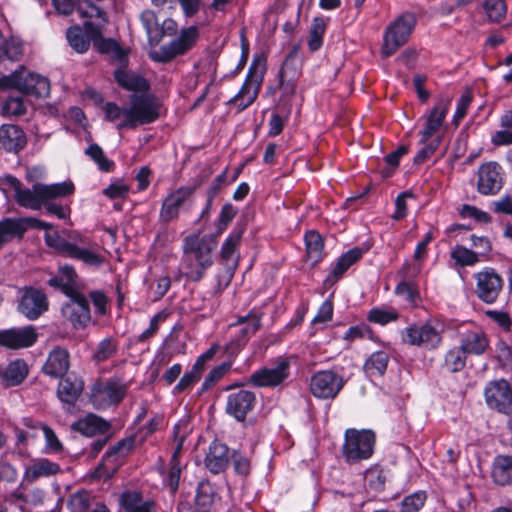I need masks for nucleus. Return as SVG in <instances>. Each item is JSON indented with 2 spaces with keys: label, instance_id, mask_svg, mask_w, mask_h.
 <instances>
[{
  "label": "nucleus",
  "instance_id": "f257e3e1",
  "mask_svg": "<svg viewBox=\"0 0 512 512\" xmlns=\"http://www.w3.org/2000/svg\"><path fill=\"white\" fill-rule=\"evenodd\" d=\"M0 180L2 184L14 190V199L20 207L40 210L44 206L47 213L59 219H66L69 216V207L58 204L54 200L72 194L74 192L72 183L62 182L51 185L36 183L31 188H25L13 175H5Z\"/></svg>",
  "mask_w": 512,
  "mask_h": 512
},
{
  "label": "nucleus",
  "instance_id": "f03ea898",
  "mask_svg": "<svg viewBox=\"0 0 512 512\" xmlns=\"http://www.w3.org/2000/svg\"><path fill=\"white\" fill-rule=\"evenodd\" d=\"M218 245V238L213 235H189L184 240L182 265L185 276L193 282L200 281L213 264L212 252Z\"/></svg>",
  "mask_w": 512,
  "mask_h": 512
},
{
  "label": "nucleus",
  "instance_id": "7ed1b4c3",
  "mask_svg": "<svg viewBox=\"0 0 512 512\" xmlns=\"http://www.w3.org/2000/svg\"><path fill=\"white\" fill-rule=\"evenodd\" d=\"M45 243L56 253L87 266L98 268L104 263V256L98 252L97 245L79 234H72L66 239L57 232L46 233Z\"/></svg>",
  "mask_w": 512,
  "mask_h": 512
},
{
  "label": "nucleus",
  "instance_id": "20e7f679",
  "mask_svg": "<svg viewBox=\"0 0 512 512\" xmlns=\"http://www.w3.org/2000/svg\"><path fill=\"white\" fill-rule=\"evenodd\" d=\"M265 72L266 57L264 55H255L242 87L239 92L228 101V104L236 105L238 112H242L248 108L257 99Z\"/></svg>",
  "mask_w": 512,
  "mask_h": 512
},
{
  "label": "nucleus",
  "instance_id": "39448f33",
  "mask_svg": "<svg viewBox=\"0 0 512 512\" xmlns=\"http://www.w3.org/2000/svg\"><path fill=\"white\" fill-rule=\"evenodd\" d=\"M444 325L437 319H428L421 325L413 324L402 331V341L427 350L437 349L443 341Z\"/></svg>",
  "mask_w": 512,
  "mask_h": 512
},
{
  "label": "nucleus",
  "instance_id": "423d86ee",
  "mask_svg": "<svg viewBox=\"0 0 512 512\" xmlns=\"http://www.w3.org/2000/svg\"><path fill=\"white\" fill-rule=\"evenodd\" d=\"M159 105L154 96L148 94L133 95L131 106L126 108V119L118 122V130L124 128L134 129L139 125L150 124L159 117Z\"/></svg>",
  "mask_w": 512,
  "mask_h": 512
},
{
  "label": "nucleus",
  "instance_id": "0eeeda50",
  "mask_svg": "<svg viewBox=\"0 0 512 512\" xmlns=\"http://www.w3.org/2000/svg\"><path fill=\"white\" fill-rule=\"evenodd\" d=\"M417 23L415 14L406 12L397 17L385 30L382 53L389 57L405 45Z\"/></svg>",
  "mask_w": 512,
  "mask_h": 512
},
{
  "label": "nucleus",
  "instance_id": "6e6552de",
  "mask_svg": "<svg viewBox=\"0 0 512 512\" xmlns=\"http://www.w3.org/2000/svg\"><path fill=\"white\" fill-rule=\"evenodd\" d=\"M375 444V434L371 430L348 429L342 448L343 456L348 463H356L371 457Z\"/></svg>",
  "mask_w": 512,
  "mask_h": 512
},
{
  "label": "nucleus",
  "instance_id": "1a4fd4ad",
  "mask_svg": "<svg viewBox=\"0 0 512 512\" xmlns=\"http://www.w3.org/2000/svg\"><path fill=\"white\" fill-rule=\"evenodd\" d=\"M127 393V385L118 378L98 381L91 388L90 401L97 409L119 404Z\"/></svg>",
  "mask_w": 512,
  "mask_h": 512
},
{
  "label": "nucleus",
  "instance_id": "9d476101",
  "mask_svg": "<svg viewBox=\"0 0 512 512\" xmlns=\"http://www.w3.org/2000/svg\"><path fill=\"white\" fill-rule=\"evenodd\" d=\"M483 394L489 409L506 416L512 415V387L507 380L489 381L484 387Z\"/></svg>",
  "mask_w": 512,
  "mask_h": 512
},
{
  "label": "nucleus",
  "instance_id": "9b49d317",
  "mask_svg": "<svg viewBox=\"0 0 512 512\" xmlns=\"http://www.w3.org/2000/svg\"><path fill=\"white\" fill-rule=\"evenodd\" d=\"M19 294L17 310L27 319L36 320L48 310L49 301L42 290L25 286L19 289Z\"/></svg>",
  "mask_w": 512,
  "mask_h": 512
},
{
  "label": "nucleus",
  "instance_id": "f8f14e48",
  "mask_svg": "<svg viewBox=\"0 0 512 512\" xmlns=\"http://www.w3.org/2000/svg\"><path fill=\"white\" fill-rule=\"evenodd\" d=\"M345 380L343 376L332 370L316 372L310 380V391L319 399H334L343 389Z\"/></svg>",
  "mask_w": 512,
  "mask_h": 512
},
{
  "label": "nucleus",
  "instance_id": "ddd939ff",
  "mask_svg": "<svg viewBox=\"0 0 512 512\" xmlns=\"http://www.w3.org/2000/svg\"><path fill=\"white\" fill-rule=\"evenodd\" d=\"M61 315L73 329L85 328L91 320L90 304L86 296L79 293L68 297L62 305Z\"/></svg>",
  "mask_w": 512,
  "mask_h": 512
},
{
  "label": "nucleus",
  "instance_id": "4468645a",
  "mask_svg": "<svg viewBox=\"0 0 512 512\" xmlns=\"http://www.w3.org/2000/svg\"><path fill=\"white\" fill-rule=\"evenodd\" d=\"M476 280L475 294L486 304H493L503 289V279L490 267L484 268L474 275Z\"/></svg>",
  "mask_w": 512,
  "mask_h": 512
},
{
  "label": "nucleus",
  "instance_id": "2eb2a0df",
  "mask_svg": "<svg viewBox=\"0 0 512 512\" xmlns=\"http://www.w3.org/2000/svg\"><path fill=\"white\" fill-rule=\"evenodd\" d=\"M477 190L482 195H495L503 186V169L494 161L483 163L477 172Z\"/></svg>",
  "mask_w": 512,
  "mask_h": 512
},
{
  "label": "nucleus",
  "instance_id": "dca6fc26",
  "mask_svg": "<svg viewBox=\"0 0 512 512\" xmlns=\"http://www.w3.org/2000/svg\"><path fill=\"white\" fill-rule=\"evenodd\" d=\"M419 272L420 265H412L409 262H405L396 274L400 278V282L395 287L394 293L413 307L419 304L421 298L417 288L408 280L415 278Z\"/></svg>",
  "mask_w": 512,
  "mask_h": 512
},
{
  "label": "nucleus",
  "instance_id": "f3484780",
  "mask_svg": "<svg viewBox=\"0 0 512 512\" xmlns=\"http://www.w3.org/2000/svg\"><path fill=\"white\" fill-rule=\"evenodd\" d=\"M195 188L183 186L171 192L162 202L159 213L161 224H168L179 217V210L194 194Z\"/></svg>",
  "mask_w": 512,
  "mask_h": 512
},
{
  "label": "nucleus",
  "instance_id": "a211bd4d",
  "mask_svg": "<svg viewBox=\"0 0 512 512\" xmlns=\"http://www.w3.org/2000/svg\"><path fill=\"white\" fill-rule=\"evenodd\" d=\"M289 370V362L282 360L273 368H262L252 373L249 383L256 387H276L289 377Z\"/></svg>",
  "mask_w": 512,
  "mask_h": 512
},
{
  "label": "nucleus",
  "instance_id": "6ab92c4d",
  "mask_svg": "<svg viewBox=\"0 0 512 512\" xmlns=\"http://www.w3.org/2000/svg\"><path fill=\"white\" fill-rule=\"evenodd\" d=\"M199 31L197 26H189L181 30L179 36L168 45L161 47L163 60L169 61L178 55H183L189 51L197 42Z\"/></svg>",
  "mask_w": 512,
  "mask_h": 512
},
{
  "label": "nucleus",
  "instance_id": "aec40b11",
  "mask_svg": "<svg viewBox=\"0 0 512 512\" xmlns=\"http://www.w3.org/2000/svg\"><path fill=\"white\" fill-rule=\"evenodd\" d=\"M38 334L33 326L11 328L0 331V346L10 349L27 348L37 341Z\"/></svg>",
  "mask_w": 512,
  "mask_h": 512
},
{
  "label": "nucleus",
  "instance_id": "412c9836",
  "mask_svg": "<svg viewBox=\"0 0 512 512\" xmlns=\"http://www.w3.org/2000/svg\"><path fill=\"white\" fill-rule=\"evenodd\" d=\"M47 283L50 287L61 291L67 297L81 293L79 276L75 268L68 264L59 266L57 273Z\"/></svg>",
  "mask_w": 512,
  "mask_h": 512
},
{
  "label": "nucleus",
  "instance_id": "4be33fe9",
  "mask_svg": "<svg viewBox=\"0 0 512 512\" xmlns=\"http://www.w3.org/2000/svg\"><path fill=\"white\" fill-rule=\"evenodd\" d=\"M256 404L254 392L240 389L232 392L227 398L226 412L237 421L242 422Z\"/></svg>",
  "mask_w": 512,
  "mask_h": 512
},
{
  "label": "nucleus",
  "instance_id": "5701e85b",
  "mask_svg": "<svg viewBox=\"0 0 512 512\" xmlns=\"http://www.w3.org/2000/svg\"><path fill=\"white\" fill-rule=\"evenodd\" d=\"M450 100L448 98H440L428 116L426 117L423 130L420 132V143L428 142L442 127L444 119L448 113Z\"/></svg>",
  "mask_w": 512,
  "mask_h": 512
},
{
  "label": "nucleus",
  "instance_id": "b1692460",
  "mask_svg": "<svg viewBox=\"0 0 512 512\" xmlns=\"http://www.w3.org/2000/svg\"><path fill=\"white\" fill-rule=\"evenodd\" d=\"M70 368V353L62 346L54 347L42 366V372L51 378H62Z\"/></svg>",
  "mask_w": 512,
  "mask_h": 512
},
{
  "label": "nucleus",
  "instance_id": "393cba45",
  "mask_svg": "<svg viewBox=\"0 0 512 512\" xmlns=\"http://www.w3.org/2000/svg\"><path fill=\"white\" fill-rule=\"evenodd\" d=\"M60 472L61 467L58 463L43 457L34 458L25 467L23 480L34 483L40 478L55 476Z\"/></svg>",
  "mask_w": 512,
  "mask_h": 512
},
{
  "label": "nucleus",
  "instance_id": "a878e982",
  "mask_svg": "<svg viewBox=\"0 0 512 512\" xmlns=\"http://www.w3.org/2000/svg\"><path fill=\"white\" fill-rule=\"evenodd\" d=\"M27 144L26 134L23 129L14 124L0 126V145L7 152L18 153Z\"/></svg>",
  "mask_w": 512,
  "mask_h": 512
},
{
  "label": "nucleus",
  "instance_id": "bb28decb",
  "mask_svg": "<svg viewBox=\"0 0 512 512\" xmlns=\"http://www.w3.org/2000/svg\"><path fill=\"white\" fill-rule=\"evenodd\" d=\"M59 379L57 397L62 403L74 406L84 390V381L73 375Z\"/></svg>",
  "mask_w": 512,
  "mask_h": 512
},
{
  "label": "nucleus",
  "instance_id": "cd10ccee",
  "mask_svg": "<svg viewBox=\"0 0 512 512\" xmlns=\"http://www.w3.org/2000/svg\"><path fill=\"white\" fill-rule=\"evenodd\" d=\"M231 458L226 444L214 440L209 446V452L205 457V466L213 474L224 471Z\"/></svg>",
  "mask_w": 512,
  "mask_h": 512
},
{
  "label": "nucleus",
  "instance_id": "c85d7f7f",
  "mask_svg": "<svg viewBox=\"0 0 512 512\" xmlns=\"http://www.w3.org/2000/svg\"><path fill=\"white\" fill-rule=\"evenodd\" d=\"M262 313L255 309H252L247 315L239 316L237 322L230 326L244 325L239 330V335L236 337L231 344H235L237 347H243L248 339L253 336L261 328Z\"/></svg>",
  "mask_w": 512,
  "mask_h": 512
},
{
  "label": "nucleus",
  "instance_id": "c756f323",
  "mask_svg": "<svg viewBox=\"0 0 512 512\" xmlns=\"http://www.w3.org/2000/svg\"><path fill=\"white\" fill-rule=\"evenodd\" d=\"M71 429L83 436L94 437L105 435L111 429V424L95 414H88L86 417L75 421L71 425Z\"/></svg>",
  "mask_w": 512,
  "mask_h": 512
},
{
  "label": "nucleus",
  "instance_id": "7c9ffc66",
  "mask_svg": "<svg viewBox=\"0 0 512 512\" xmlns=\"http://www.w3.org/2000/svg\"><path fill=\"white\" fill-rule=\"evenodd\" d=\"M17 86L19 92L37 98H44L50 94L49 80L37 73H28L18 81Z\"/></svg>",
  "mask_w": 512,
  "mask_h": 512
},
{
  "label": "nucleus",
  "instance_id": "2f4dec72",
  "mask_svg": "<svg viewBox=\"0 0 512 512\" xmlns=\"http://www.w3.org/2000/svg\"><path fill=\"white\" fill-rule=\"evenodd\" d=\"M364 254V250L359 247H354L347 252L343 253L333 266L330 274L326 277L324 283L333 285L338 282L344 273L356 262H358Z\"/></svg>",
  "mask_w": 512,
  "mask_h": 512
},
{
  "label": "nucleus",
  "instance_id": "473e14b6",
  "mask_svg": "<svg viewBox=\"0 0 512 512\" xmlns=\"http://www.w3.org/2000/svg\"><path fill=\"white\" fill-rule=\"evenodd\" d=\"M460 347L466 354L483 355L489 348V339L480 329L467 330L460 335Z\"/></svg>",
  "mask_w": 512,
  "mask_h": 512
},
{
  "label": "nucleus",
  "instance_id": "72a5a7b5",
  "mask_svg": "<svg viewBox=\"0 0 512 512\" xmlns=\"http://www.w3.org/2000/svg\"><path fill=\"white\" fill-rule=\"evenodd\" d=\"M25 235L21 217H5L0 220V250L13 241L20 242Z\"/></svg>",
  "mask_w": 512,
  "mask_h": 512
},
{
  "label": "nucleus",
  "instance_id": "f704fd0d",
  "mask_svg": "<svg viewBox=\"0 0 512 512\" xmlns=\"http://www.w3.org/2000/svg\"><path fill=\"white\" fill-rule=\"evenodd\" d=\"M243 233L244 227L237 225L223 242L220 250V257L225 266H229L231 263L238 264L239 256L237 254V250L241 243Z\"/></svg>",
  "mask_w": 512,
  "mask_h": 512
},
{
  "label": "nucleus",
  "instance_id": "c9c22d12",
  "mask_svg": "<svg viewBox=\"0 0 512 512\" xmlns=\"http://www.w3.org/2000/svg\"><path fill=\"white\" fill-rule=\"evenodd\" d=\"M114 78L118 85L127 91L144 93L150 89V84L146 78L135 73L127 72L124 68L115 70Z\"/></svg>",
  "mask_w": 512,
  "mask_h": 512
},
{
  "label": "nucleus",
  "instance_id": "e433bc0d",
  "mask_svg": "<svg viewBox=\"0 0 512 512\" xmlns=\"http://www.w3.org/2000/svg\"><path fill=\"white\" fill-rule=\"evenodd\" d=\"M28 366L22 359L10 362L1 372L0 377L5 387H12L21 384L28 375Z\"/></svg>",
  "mask_w": 512,
  "mask_h": 512
},
{
  "label": "nucleus",
  "instance_id": "4c0bfd02",
  "mask_svg": "<svg viewBox=\"0 0 512 512\" xmlns=\"http://www.w3.org/2000/svg\"><path fill=\"white\" fill-rule=\"evenodd\" d=\"M491 477L497 485L512 483V456L498 455L492 464Z\"/></svg>",
  "mask_w": 512,
  "mask_h": 512
},
{
  "label": "nucleus",
  "instance_id": "58836bf2",
  "mask_svg": "<svg viewBox=\"0 0 512 512\" xmlns=\"http://www.w3.org/2000/svg\"><path fill=\"white\" fill-rule=\"evenodd\" d=\"M389 361L390 357L386 351H376L366 359L363 370L369 378L382 377L387 370Z\"/></svg>",
  "mask_w": 512,
  "mask_h": 512
},
{
  "label": "nucleus",
  "instance_id": "ea45409f",
  "mask_svg": "<svg viewBox=\"0 0 512 512\" xmlns=\"http://www.w3.org/2000/svg\"><path fill=\"white\" fill-rule=\"evenodd\" d=\"M215 497L214 487L209 481L203 480L199 482L195 495V509L198 512H209Z\"/></svg>",
  "mask_w": 512,
  "mask_h": 512
},
{
  "label": "nucleus",
  "instance_id": "a19ab883",
  "mask_svg": "<svg viewBox=\"0 0 512 512\" xmlns=\"http://www.w3.org/2000/svg\"><path fill=\"white\" fill-rule=\"evenodd\" d=\"M84 28H86L84 26ZM66 39L69 45L77 53H85L90 47L92 37H90L87 29L83 30L79 25L71 26L66 31Z\"/></svg>",
  "mask_w": 512,
  "mask_h": 512
},
{
  "label": "nucleus",
  "instance_id": "79ce46f5",
  "mask_svg": "<svg viewBox=\"0 0 512 512\" xmlns=\"http://www.w3.org/2000/svg\"><path fill=\"white\" fill-rule=\"evenodd\" d=\"M306 245L307 258L313 265H316L323 259L324 240L322 236L314 230L308 231L304 237Z\"/></svg>",
  "mask_w": 512,
  "mask_h": 512
},
{
  "label": "nucleus",
  "instance_id": "37998d69",
  "mask_svg": "<svg viewBox=\"0 0 512 512\" xmlns=\"http://www.w3.org/2000/svg\"><path fill=\"white\" fill-rule=\"evenodd\" d=\"M84 26L87 29L94 47L101 54H111L116 48L118 42L111 38H103L100 29L91 22H85Z\"/></svg>",
  "mask_w": 512,
  "mask_h": 512
},
{
  "label": "nucleus",
  "instance_id": "c03bdc74",
  "mask_svg": "<svg viewBox=\"0 0 512 512\" xmlns=\"http://www.w3.org/2000/svg\"><path fill=\"white\" fill-rule=\"evenodd\" d=\"M500 126L503 130L496 131L491 142L495 146H506L512 144V110L505 111L500 118Z\"/></svg>",
  "mask_w": 512,
  "mask_h": 512
},
{
  "label": "nucleus",
  "instance_id": "a18cd8bd",
  "mask_svg": "<svg viewBox=\"0 0 512 512\" xmlns=\"http://www.w3.org/2000/svg\"><path fill=\"white\" fill-rule=\"evenodd\" d=\"M95 497L88 490H79L69 496L67 506L71 512H88L95 505Z\"/></svg>",
  "mask_w": 512,
  "mask_h": 512
},
{
  "label": "nucleus",
  "instance_id": "49530a36",
  "mask_svg": "<svg viewBox=\"0 0 512 512\" xmlns=\"http://www.w3.org/2000/svg\"><path fill=\"white\" fill-rule=\"evenodd\" d=\"M327 27L323 17H315L309 29L308 48L311 52L318 51L323 44V36Z\"/></svg>",
  "mask_w": 512,
  "mask_h": 512
},
{
  "label": "nucleus",
  "instance_id": "de8ad7c7",
  "mask_svg": "<svg viewBox=\"0 0 512 512\" xmlns=\"http://www.w3.org/2000/svg\"><path fill=\"white\" fill-rule=\"evenodd\" d=\"M136 436H129L121 439L115 445L109 447V449L103 455L104 461H116L120 458L127 456L133 449L135 444Z\"/></svg>",
  "mask_w": 512,
  "mask_h": 512
},
{
  "label": "nucleus",
  "instance_id": "09e8293b",
  "mask_svg": "<svg viewBox=\"0 0 512 512\" xmlns=\"http://www.w3.org/2000/svg\"><path fill=\"white\" fill-rule=\"evenodd\" d=\"M450 257L454 260L455 265L459 267L474 266L479 262L478 253L463 245H456L450 251Z\"/></svg>",
  "mask_w": 512,
  "mask_h": 512
},
{
  "label": "nucleus",
  "instance_id": "8fccbe9b",
  "mask_svg": "<svg viewBox=\"0 0 512 512\" xmlns=\"http://www.w3.org/2000/svg\"><path fill=\"white\" fill-rule=\"evenodd\" d=\"M117 350V340L112 337H107L98 343L93 353L92 359L97 363L104 362L113 357L117 353Z\"/></svg>",
  "mask_w": 512,
  "mask_h": 512
},
{
  "label": "nucleus",
  "instance_id": "3c124183",
  "mask_svg": "<svg viewBox=\"0 0 512 512\" xmlns=\"http://www.w3.org/2000/svg\"><path fill=\"white\" fill-rule=\"evenodd\" d=\"M1 110L5 116L19 117L26 113L27 106L23 97L18 93L17 95H9L3 101Z\"/></svg>",
  "mask_w": 512,
  "mask_h": 512
},
{
  "label": "nucleus",
  "instance_id": "603ef678",
  "mask_svg": "<svg viewBox=\"0 0 512 512\" xmlns=\"http://www.w3.org/2000/svg\"><path fill=\"white\" fill-rule=\"evenodd\" d=\"M483 9L488 20L494 23H500L507 14V6L504 0H485Z\"/></svg>",
  "mask_w": 512,
  "mask_h": 512
},
{
  "label": "nucleus",
  "instance_id": "864d4df0",
  "mask_svg": "<svg viewBox=\"0 0 512 512\" xmlns=\"http://www.w3.org/2000/svg\"><path fill=\"white\" fill-rule=\"evenodd\" d=\"M399 313L394 308L375 307L372 308L367 316L368 321L379 325H386L390 322L397 321Z\"/></svg>",
  "mask_w": 512,
  "mask_h": 512
},
{
  "label": "nucleus",
  "instance_id": "5fc2aeb1",
  "mask_svg": "<svg viewBox=\"0 0 512 512\" xmlns=\"http://www.w3.org/2000/svg\"><path fill=\"white\" fill-rule=\"evenodd\" d=\"M466 364V353L459 346L449 350L444 359V367L449 372L461 371Z\"/></svg>",
  "mask_w": 512,
  "mask_h": 512
},
{
  "label": "nucleus",
  "instance_id": "6e6d98bb",
  "mask_svg": "<svg viewBox=\"0 0 512 512\" xmlns=\"http://www.w3.org/2000/svg\"><path fill=\"white\" fill-rule=\"evenodd\" d=\"M238 210L231 203H226L222 206L221 211L216 221L215 232L211 235L219 238V236L226 230L228 225L236 216Z\"/></svg>",
  "mask_w": 512,
  "mask_h": 512
},
{
  "label": "nucleus",
  "instance_id": "4d7b16f0",
  "mask_svg": "<svg viewBox=\"0 0 512 512\" xmlns=\"http://www.w3.org/2000/svg\"><path fill=\"white\" fill-rule=\"evenodd\" d=\"M151 503L152 501L143 502L141 493L136 491H126L121 495V504L127 512H140Z\"/></svg>",
  "mask_w": 512,
  "mask_h": 512
},
{
  "label": "nucleus",
  "instance_id": "13d9d810",
  "mask_svg": "<svg viewBox=\"0 0 512 512\" xmlns=\"http://www.w3.org/2000/svg\"><path fill=\"white\" fill-rule=\"evenodd\" d=\"M427 500L425 491H417L405 496L400 503V512H419Z\"/></svg>",
  "mask_w": 512,
  "mask_h": 512
},
{
  "label": "nucleus",
  "instance_id": "bf43d9fd",
  "mask_svg": "<svg viewBox=\"0 0 512 512\" xmlns=\"http://www.w3.org/2000/svg\"><path fill=\"white\" fill-rule=\"evenodd\" d=\"M85 153L97 164L101 171L110 172L113 170L115 166L114 162L105 156L102 148L98 144L89 145Z\"/></svg>",
  "mask_w": 512,
  "mask_h": 512
},
{
  "label": "nucleus",
  "instance_id": "052dcab7",
  "mask_svg": "<svg viewBox=\"0 0 512 512\" xmlns=\"http://www.w3.org/2000/svg\"><path fill=\"white\" fill-rule=\"evenodd\" d=\"M182 468L180 462L169 461V469L163 473V483L169 488L172 495L178 491Z\"/></svg>",
  "mask_w": 512,
  "mask_h": 512
},
{
  "label": "nucleus",
  "instance_id": "680f3d73",
  "mask_svg": "<svg viewBox=\"0 0 512 512\" xmlns=\"http://www.w3.org/2000/svg\"><path fill=\"white\" fill-rule=\"evenodd\" d=\"M231 368L230 363H222L214 367L205 377L201 386V391L205 392L211 389Z\"/></svg>",
  "mask_w": 512,
  "mask_h": 512
},
{
  "label": "nucleus",
  "instance_id": "e2e57ef3",
  "mask_svg": "<svg viewBox=\"0 0 512 512\" xmlns=\"http://www.w3.org/2000/svg\"><path fill=\"white\" fill-rule=\"evenodd\" d=\"M164 425V416L160 414L154 415L146 425H143L139 428L136 433V436L140 438L141 441H145L149 436L154 434L155 432L161 430Z\"/></svg>",
  "mask_w": 512,
  "mask_h": 512
},
{
  "label": "nucleus",
  "instance_id": "0e129e2a",
  "mask_svg": "<svg viewBox=\"0 0 512 512\" xmlns=\"http://www.w3.org/2000/svg\"><path fill=\"white\" fill-rule=\"evenodd\" d=\"M424 147L421 148L414 157V164L420 165L430 159L440 144V138H437L429 143H424Z\"/></svg>",
  "mask_w": 512,
  "mask_h": 512
},
{
  "label": "nucleus",
  "instance_id": "69168bd1",
  "mask_svg": "<svg viewBox=\"0 0 512 512\" xmlns=\"http://www.w3.org/2000/svg\"><path fill=\"white\" fill-rule=\"evenodd\" d=\"M460 215L464 218H473L481 223L491 222V216L475 206L464 204L460 210Z\"/></svg>",
  "mask_w": 512,
  "mask_h": 512
},
{
  "label": "nucleus",
  "instance_id": "338daca9",
  "mask_svg": "<svg viewBox=\"0 0 512 512\" xmlns=\"http://www.w3.org/2000/svg\"><path fill=\"white\" fill-rule=\"evenodd\" d=\"M42 431L44 434L46 448L54 453H59L63 451V445L58 439L54 430L48 425H42Z\"/></svg>",
  "mask_w": 512,
  "mask_h": 512
},
{
  "label": "nucleus",
  "instance_id": "774afa93",
  "mask_svg": "<svg viewBox=\"0 0 512 512\" xmlns=\"http://www.w3.org/2000/svg\"><path fill=\"white\" fill-rule=\"evenodd\" d=\"M234 471L241 475L247 476L251 470L250 460L238 451H233L231 455Z\"/></svg>",
  "mask_w": 512,
  "mask_h": 512
}]
</instances>
